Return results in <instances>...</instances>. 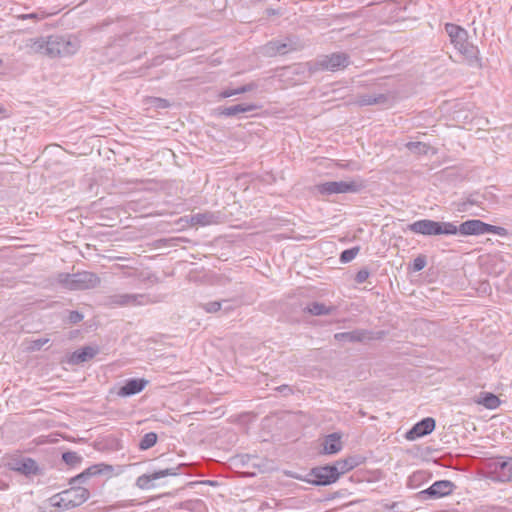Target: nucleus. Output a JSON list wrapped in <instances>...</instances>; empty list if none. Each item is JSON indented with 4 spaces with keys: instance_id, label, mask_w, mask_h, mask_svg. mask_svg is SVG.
<instances>
[{
    "instance_id": "obj_42",
    "label": "nucleus",
    "mask_w": 512,
    "mask_h": 512,
    "mask_svg": "<svg viewBox=\"0 0 512 512\" xmlns=\"http://www.w3.org/2000/svg\"><path fill=\"white\" fill-rule=\"evenodd\" d=\"M278 391L288 394L292 392V389L288 385H282L276 388Z\"/></svg>"
},
{
    "instance_id": "obj_18",
    "label": "nucleus",
    "mask_w": 512,
    "mask_h": 512,
    "mask_svg": "<svg viewBox=\"0 0 512 512\" xmlns=\"http://www.w3.org/2000/svg\"><path fill=\"white\" fill-rule=\"evenodd\" d=\"M147 384L148 381L145 379H129L127 380L125 385L121 387L118 394L120 396L135 395L141 392L146 387Z\"/></svg>"
},
{
    "instance_id": "obj_33",
    "label": "nucleus",
    "mask_w": 512,
    "mask_h": 512,
    "mask_svg": "<svg viewBox=\"0 0 512 512\" xmlns=\"http://www.w3.org/2000/svg\"><path fill=\"white\" fill-rule=\"evenodd\" d=\"M487 233L496 234V235H499L502 237H505L508 235V231L506 228L500 227V226H494V225H490V224H487L486 234Z\"/></svg>"
},
{
    "instance_id": "obj_38",
    "label": "nucleus",
    "mask_w": 512,
    "mask_h": 512,
    "mask_svg": "<svg viewBox=\"0 0 512 512\" xmlns=\"http://www.w3.org/2000/svg\"><path fill=\"white\" fill-rule=\"evenodd\" d=\"M369 271L367 269H362L357 272L355 276V281L359 284L364 283L369 277Z\"/></svg>"
},
{
    "instance_id": "obj_31",
    "label": "nucleus",
    "mask_w": 512,
    "mask_h": 512,
    "mask_svg": "<svg viewBox=\"0 0 512 512\" xmlns=\"http://www.w3.org/2000/svg\"><path fill=\"white\" fill-rule=\"evenodd\" d=\"M358 252L359 247H353L351 249L344 250L340 255V261L343 263H348L357 256Z\"/></svg>"
},
{
    "instance_id": "obj_37",
    "label": "nucleus",
    "mask_w": 512,
    "mask_h": 512,
    "mask_svg": "<svg viewBox=\"0 0 512 512\" xmlns=\"http://www.w3.org/2000/svg\"><path fill=\"white\" fill-rule=\"evenodd\" d=\"M149 103L155 108H167L169 106L168 101L162 98H150Z\"/></svg>"
},
{
    "instance_id": "obj_16",
    "label": "nucleus",
    "mask_w": 512,
    "mask_h": 512,
    "mask_svg": "<svg viewBox=\"0 0 512 512\" xmlns=\"http://www.w3.org/2000/svg\"><path fill=\"white\" fill-rule=\"evenodd\" d=\"M454 484L449 480H440L434 482L428 489L421 492L427 494L431 498H440L452 493Z\"/></svg>"
},
{
    "instance_id": "obj_30",
    "label": "nucleus",
    "mask_w": 512,
    "mask_h": 512,
    "mask_svg": "<svg viewBox=\"0 0 512 512\" xmlns=\"http://www.w3.org/2000/svg\"><path fill=\"white\" fill-rule=\"evenodd\" d=\"M408 150L417 154H426L429 146L422 142H409L406 144Z\"/></svg>"
},
{
    "instance_id": "obj_44",
    "label": "nucleus",
    "mask_w": 512,
    "mask_h": 512,
    "mask_svg": "<svg viewBox=\"0 0 512 512\" xmlns=\"http://www.w3.org/2000/svg\"><path fill=\"white\" fill-rule=\"evenodd\" d=\"M2 65V59H0V66Z\"/></svg>"
},
{
    "instance_id": "obj_28",
    "label": "nucleus",
    "mask_w": 512,
    "mask_h": 512,
    "mask_svg": "<svg viewBox=\"0 0 512 512\" xmlns=\"http://www.w3.org/2000/svg\"><path fill=\"white\" fill-rule=\"evenodd\" d=\"M157 442V434L154 432H149L143 436L140 441L139 447L141 450H147L153 447Z\"/></svg>"
},
{
    "instance_id": "obj_25",
    "label": "nucleus",
    "mask_w": 512,
    "mask_h": 512,
    "mask_svg": "<svg viewBox=\"0 0 512 512\" xmlns=\"http://www.w3.org/2000/svg\"><path fill=\"white\" fill-rule=\"evenodd\" d=\"M306 310L312 315L321 316L333 313L335 311V307L326 306L319 302H313L306 307Z\"/></svg>"
},
{
    "instance_id": "obj_15",
    "label": "nucleus",
    "mask_w": 512,
    "mask_h": 512,
    "mask_svg": "<svg viewBox=\"0 0 512 512\" xmlns=\"http://www.w3.org/2000/svg\"><path fill=\"white\" fill-rule=\"evenodd\" d=\"M48 37L29 38L24 41L21 49L29 54L47 55L48 52Z\"/></svg>"
},
{
    "instance_id": "obj_2",
    "label": "nucleus",
    "mask_w": 512,
    "mask_h": 512,
    "mask_svg": "<svg viewBox=\"0 0 512 512\" xmlns=\"http://www.w3.org/2000/svg\"><path fill=\"white\" fill-rule=\"evenodd\" d=\"M90 496L89 490L84 487L74 486L64 490L50 498L51 506L61 511L70 510L82 505Z\"/></svg>"
},
{
    "instance_id": "obj_3",
    "label": "nucleus",
    "mask_w": 512,
    "mask_h": 512,
    "mask_svg": "<svg viewBox=\"0 0 512 512\" xmlns=\"http://www.w3.org/2000/svg\"><path fill=\"white\" fill-rule=\"evenodd\" d=\"M408 229L413 233L425 236L457 234V226L453 223L438 222L430 219L415 221L408 225Z\"/></svg>"
},
{
    "instance_id": "obj_21",
    "label": "nucleus",
    "mask_w": 512,
    "mask_h": 512,
    "mask_svg": "<svg viewBox=\"0 0 512 512\" xmlns=\"http://www.w3.org/2000/svg\"><path fill=\"white\" fill-rule=\"evenodd\" d=\"M341 437L337 433L328 435L323 443V450L326 454H335L342 449Z\"/></svg>"
},
{
    "instance_id": "obj_24",
    "label": "nucleus",
    "mask_w": 512,
    "mask_h": 512,
    "mask_svg": "<svg viewBox=\"0 0 512 512\" xmlns=\"http://www.w3.org/2000/svg\"><path fill=\"white\" fill-rule=\"evenodd\" d=\"M358 465V461L355 457H348L346 459H341L335 462L334 469H337V476L352 470L354 467Z\"/></svg>"
},
{
    "instance_id": "obj_19",
    "label": "nucleus",
    "mask_w": 512,
    "mask_h": 512,
    "mask_svg": "<svg viewBox=\"0 0 512 512\" xmlns=\"http://www.w3.org/2000/svg\"><path fill=\"white\" fill-rule=\"evenodd\" d=\"M220 220V215L213 212H203L191 215V224L192 225H212L217 224Z\"/></svg>"
},
{
    "instance_id": "obj_29",
    "label": "nucleus",
    "mask_w": 512,
    "mask_h": 512,
    "mask_svg": "<svg viewBox=\"0 0 512 512\" xmlns=\"http://www.w3.org/2000/svg\"><path fill=\"white\" fill-rule=\"evenodd\" d=\"M479 403L488 409H496L500 405V400L496 395L487 393Z\"/></svg>"
},
{
    "instance_id": "obj_36",
    "label": "nucleus",
    "mask_w": 512,
    "mask_h": 512,
    "mask_svg": "<svg viewBox=\"0 0 512 512\" xmlns=\"http://www.w3.org/2000/svg\"><path fill=\"white\" fill-rule=\"evenodd\" d=\"M203 308L208 313H215L221 309V302L213 301L203 305Z\"/></svg>"
},
{
    "instance_id": "obj_34",
    "label": "nucleus",
    "mask_w": 512,
    "mask_h": 512,
    "mask_svg": "<svg viewBox=\"0 0 512 512\" xmlns=\"http://www.w3.org/2000/svg\"><path fill=\"white\" fill-rule=\"evenodd\" d=\"M63 460L70 465L77 463L80 460V457L75 452H65L62 455Z\"/></svg>"
},
{
    "instance_id": "obj_12",
    "label": "nucleus",
    "mask_w": 512,
    "mask_h": 512,
    "mask_svg": "<svg viewBox=\"0 0 512 512\" xmlns=\"http://www.w3.org/2000/svg\"><path fill=\"white\" fill-rule=\"evenodd\" d=\"M435 428V420L431 417L424 418L413 428L407 432L406 438L408 440H415L416 438L430 434Z\"/></svg>"
},
{
    "instance_id": "obj_9",
    "label": "nucleus",
    "mask_w": 512,
    "mask_h": 512,
    "mask_svg": "<svg viewBox=\"0 0 512 512\" xmlns=\"http://www.w3.org/2000/svg\"><path fill=\"white\" fill-rule=\"evenodd\" d=\"M445 29L455 47L461 53H467L468 43L466 30L455 24H446Z\"/></svg>"
},
{
    "instance_id": "obj_17",
    "label": "nucleus",
    "mask_w": 512,
    "mask_h": 512,
    "mask_svg": "<svg viewBox=\"0 0 512 512\" xmlns=\"http://www.w3.org/2000/svg\"><path fill=\"white\" fill-rule=\"evenodd\" d=\"M11 469L23 474H35L38 470L37 463L31 458L15 459L10 463Z\"/></svg>"
},
{
    "instance_id": "obj_35",
    "label": "nucleus",
    "mask_w": 512,
    "mask_h": 512,
    "mask_svg": "<svg viewBox=\"0 0 512 512\" xmlns=\"http://www.w3.org/2000/svg\"><path fill=\"white\" fill-rule=\"evenodd\" d=\"M426 266V258L422 255L416 257L413 261V270L414 271H421Z\"/></svg>"
},
{
    "instance_id": "obj_4",
    "label": "nucleus",
    "mask_w": 512,
    "mask_h": 512,
    "mask_svg": "<svg viewBox=\"0 0 512 512\" xmlns=\"http://www.w3.org/2000/svg\"><path fill=\"white\" fill-rule=\"evenodd\" d=\"M80 47L79 41L71 36H49L47 56H69L75 54Z\"/></svg>"
},
{
    "instance_id": "obj_43",
    "label": "nucleus",
    "mask_w": 512,
    "mask_h": 512,
    "mask_svg": "<svg viewBox=\"0 0 512 512\" xmlns=\"http://www.w3.org/2000/svg\"><path fill=\"white\" fill-rule=\"evenodd\" d=\"M36 17V14L34 13H31V14H26V15H22L21 18L22 19H26V18H35Z\"/></svg>"
},
{
    "instance_id": "obj_10",
    "label": "nucleus",
    "mask_w": 512,
    "mask_h": 512,
    "mask_svg": "<svg viewBox=\"0 0 512 512\" xmlns=\"http://www.w3.org/2000/svg\"><path fill=\"white\" fill-rule=\"evenodd\" d=\"M334 338L340 343L365 342L374 339V334L368 330L357 329L349 332L336 333Z\"/></svg>"
},
{
    "instance_id": "obj_5",
    "label": "nucleus",
    "mask_w": 512,
    "mask_h": 512,
    "mask_svg": "<svg viewBox=\"0 0 512 512\" xmlns=\"http://www.w3.org/2000/svg\"><path fill=\"white\" fill-rule=\"evenodd\" d=\"M361 183L351 181H329L316 186L317 191L322 195L342 194L357 192L361 189Z\"/></svg>"
},
{
    "instance_id": "obj_8",
    "label": "nucleus",
    "mask_w": 512,
    "mask_h": 512,
    "mask_svg": "<svg viewBox=\"0 0 512 512\" xmlns=\"http://www.w3.org/2000/svg\"><path fill=\"white\" fill-rule=\"evenodd\" d=\"M177 474L178 467L162 469L151 474H143L136 479V486L141 490H149L154 488V481L167 476H175Z\"/></svg>"
},
{
    "instance_id": "obj_11",
    "label": "nucleus",
    "mask_w": 512,
    "mask_h": 512,
    "mask_svg": "<svg viewBox=\"0 0 512 512\" xmlns=\"http://www.w3.org/2000/svg\"><path fill=\"white\" fill-rule=\"evenodd\" d=\"M317 485H329L338 479L337 469L333 465L317 467L312 470Z\"/></svg>"
},
{
    "instance_id": "obj_6",
    "label": "nucleus",
    "mask_w": 512,
    "mask_h": 512,
    "mask_svg": "<svg viewBox=\"0 0 512 512\" xmlns=\"http://www.w3.org/2000/svg\"><path fill=\"white\" fill-rule=\"evenodd\" d=\"M151 301L145 294H114L107 298V305L112 308L126 306H144Z\"/></svg>"
},
{
    "instance_id": "obj_41",
    "label": "nucleus",
    "mask_w": 512,
    "mask_h": 512,
    "mask_svg": "<svg viewBox=\"0 0 512 512\" xmlns=\"http://www.w3.org/2000/svg\"><path fill=\"white\" fill-rule=\"evenodd\" d=\"M234 95H237L236 89H226L220 93L221 98H228Z\"/></svg>"
},
{
    "instance_id": "obj_7",
    "label": "nucleus",
    "mask_w": 512,
    "mask_h": 512,
    "mask_svg": "<svg viewBox=\"0 0 512 512\" xmlns=\"http://www.w3.org/2000/svg\"><path fill=\"white\" fill-rule=\"evenodd\" d=\"M349 64L350 58L346 53L343 52L321 56L316 62V65L320 69L332 72L342 70Z\"/></svg>"
},
{
    "instance_id": "obj_14",
    "label": "nucleus",
    "mask_w": 512,
    "mask_h": 512,
    "mask_svg": "<svg viewBox=\"0 0 512 512\" xmlns=\"http://www.w3.org/2000/svg\"><path fill=\"white\" fill-rule=\"evenodd\" d=\"M487 223L478 219L467 220L457 227V233L461 235H483L486 234Z\"/></svg>"
},
{
    "instance_id": "obj_23",
    "label": "nucleus",
    "mask_w": 512,
    "mask_h": 512,
    "mask_svg": "<svg viewBox=\"0 0 512 512\" xmlns=\"http://www.w3.org/2000/svg\"><path fill=\"white\" fill-rule=\"evenodd\" d=\"M389 101V97L385 94L378 95H362L359 97L357 103L361 106L375 105V104H386Z\"/></svg>"
},
{
    "instance_id": "obj_39",
    "label": "nucleus",
    "mask_w": 512,
    "mask_h": 512,
    "mask_svg": "<svg viewBox=\"0 0 512 512\" xmlns=\"http://www.w3.org/2000/svg\"><path fill=\"white\" fill-rule=\"evenodd\" d=\"M256 87H257V85L255 83H249V84L243 85L236 89L237 95L253 91L254 89H256Z\"/></svg>"
},
{
    "instance_id": "obj_26",
    "label": "nucleus",
    "mask_w": 512,
    "mask_h": 512,
    "mask_svg": "<svg viewBox=\"0 0 512 512\" xmlns=\"http://www.w3.org/2000/svg\"><path fill=\"white\" fill-rule=\"evenodd\" d=\"M287 45L279 41H271L264 47V54L267 56H274L276 54L286 53Z\"/></svg>"
},
{
    "instance_id": "obj_22",
    "label": "nucleus",
    "mask_w": 512,
    "mask_h": 512,
    "mask_svg": "<svg viewBox=\"0 0 512 512\" xmlns=\"http://www.w3.org/2000/svg\"><path fill=\"white\" fill-rule=\"evenodd\" d=\"M258 107L254 104H237L230 107H225L220 110V115L235 116L240 113H247L256 110Z\"/></svg>"
},
{
    "instance_id": "obj_32",
    "label": "nucleus",
    "mask_w": 512,
    "mask_h": 512,
    "mask_svg": "<svg viewBox=\"0 0 512 512\" xmlns=\"http://www.w3.org/2000/svg\"><path fill=\"white\" fill-rule=\"evenodd\" d=\"M48 342H49L48 338H40V339H36V340H31L28 342L27 349H29L31 351H36V350L41 349V347H43Z\"/></svg>"
},
{
    "instance_id": "obj_40",
    "label": "nucleus",
    "mask_w": 512,
    "mask_h": 512,
    "mask_svg": "<svg viewBox=\"0 0 512 512\" xmlns=\"http://www.w3.org/2000/svg\"><path fill=\"white\" fill-rule=\"evenodd\" d=\"M68 319L71 323L75 324V323L82 321L83 315L81 313H79L78 311H71Z\"/></svg>"
},
{
    "instance_id": "obj_1",
    "label": "nucleus",
    "mask_w": 512,
    "mask_h": 512,
    "mask_svg": "<svg viewBox=\"0 0 512 512\" xmlns=\"http://www.w3.org/2000/svg\"><path fill=\"white\" fill-rule=\"evenodd\" d=\"M56 279L65 289L71 291L93 289L100 284V278L89 271L74 274L60 273Z\"/></svg>"
},
{
    "instance_id": "obj_13",
    "label": "nucleus",
    "mask_w": 512,
    "mask_h": 512,
    "mask_svg": "<svg viewBox=\"0 0 512 512\" xmlns=\"http://www.w3.org/2000/svg\"><path fill=\"white\" fill-rule=\"evenodd\" d=\"M113 472L114 467L112 465L98 463L88 467L81 474L77 475L72 479V482H83L85 479L96 475H112Z\"/></svg>"
},
{
    "instance_id": "obj_20",
    "label": "nucleus",
    "mask_w": 512,
    "mask_h": 512,
    "mask_svg": "<svg viewBox=\"0 0 512 512\" xmlns=\"http://www.w3.org/2000/svg\"><path fill=\"white\" fill-rule=\"evenodd\" d=\"M98 353V349L92 346H86L75 351L71 356V363L79 364L92 359Z\"/></svg>"
},
{
    "instance_id": "obj_27",
    "label": "nucleus",
    "mask_w": 512,
    "mask_h": 512,
    "mask_svg": "<svg viewBox=\"0 0 512 512\" xmlns=\"http://www.w3.org/2000/svg\"><path fill=\"white\" fill-rule=\"evenodd\" d=\"M499 476L502 481H512V458L499 464Z\"/></svg>"
}]
</instances>
